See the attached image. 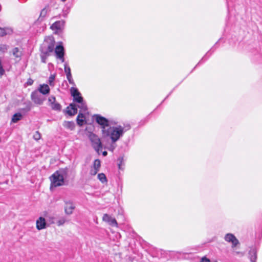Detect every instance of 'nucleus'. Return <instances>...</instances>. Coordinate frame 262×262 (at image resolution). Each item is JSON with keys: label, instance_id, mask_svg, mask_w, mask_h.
Returning a JSON list of instances; mask_svg holds the SVG:
<instances>
[{"label": "nucleus", "instance_id": "obj_1", "mask_svg": "<svg viewBox=\"0 0 262 262\" xmlns=\"http://www.w3.org/2000/svg\"><path fill=\"white\" fill-rule=\"evenodd\" d=\"M130 126L128 125L126 127L121 125L109 126L107 129L103 130V135L108 137L111 141H117L123 136L124 133L129 129Z\"/></svg>", "mask_w": 262, "mask_h": 262}, {"label": "nucleus", "instance_id": "obj_2", "mask_svg": "<svg viewBox=\"0 0 262 262\" xmlns=\"http://www.w3.org/2000/svg\"><path fill=\"white\" fill-rule=\"evenodd\" d=\"M68 171L66 169H60L54 172L50 177V188L56 187L64 184V180L67 178Z\"/></svg>", "mask_w": 262, "mask_h": 262}, {"label": "nucleus", "instance_id": "obj_3", "mask_svg": "<svg viewBox=\"0 0 262 262\" xmlns=\"http://www.w3.org/2000/svg\"><path fill=\"white\" fill-rule=\"evenodd\" d=\"M89 139L91 142L92 147L98 154H100V150L103 147L99 137L91 133L89 135Z\"/></svg>", "mask_w": 262, "mask_h": 262}, {"label": "nucleus", "instance_id": "obj_4", "mask_svg": "<svg viewBox=\"0 0 262 262\" xmlns=\"http://www.w3.org/2000/svg\"><path fill=\"white\" fill-rule=\"evenodd\" d=\"M94 118L97 123L101 126L102 132L103 130L107 129L111 124L108 120L99 115H95Z\"/></svg>", "mask_w": 262, "mask_h": 262}, {"label": "nucleus", "instance_id": "obj_5", "mask_svg": "<svg viewBox=\"0 0 262 262\" xmlns=\"http://www.w3.org/2000/svg\"><path fill=\"white\" fill-rule=\"evenodd\" d=\"M31 98L34 103L38 105L42 104L43 102L46 100L45 97L42 96L41 94L37 91L32 92Z\"/></svg>", "mask_w": 262, "mask_h": 262}, {"label": "nucleus", "instance_id": "obj_6", "mask_svg": "<svg viewBox=\"0 0 262 262\" xmlns=\"http://www.w3.org/2000/svg\"><path fill=\"white\" fill-rule=\"evenodd\" d=\"M224 239L228 243H231L232 248L236 247L239 243L237 238L232 233L226 234Z\"/></svg>", "mask_w": 262, "mask_h": 262}, {"label": "nucleus", "instance_id": "obj_7", "mask_svg": "<svg viewBox=\"0 0 262 262\" xmlns=\"http://www.w3.org/2000/svg\"><path fill=\"white\" fill-rule=\"evenodd\" d=\"M71 93L74 98V101L77 103L81 102V101L83 100V98L80 96V93L76 88L74 87L71 88Z\"/></svg>", "mask_w": 262, "mask_h": 262}, {"label": "nucleus", "instance_id": "obj_8", "mask_svg": "<svg viewBox=\"0 0 262 262\" xmlns=\"http://www.w3.org/2000/svg\"><path fill=\"white\" fill-rule=\"evenodd\" d=\"M64 202L65 203L64 212L66 214L68 215L71 214L75 208L74 205L70 201L66 200Z\"/></svg>", "mask_w": 262, "mask_h": 262}, {"label": "nucleus", "instance_id": "obj_9", "mask_svg": "<svg viewBox=\"0 0 262 262\" xmlns=\"http://www.w3.org/2000/svg\"><path fill=\"white\" fill-rule=\"evenodd\" d=\"M55 52L57 57L60 60H61L62 62H64V48L63 46L59 45L57 46L55 50Z\"/></svg>", "mask_w": 262, "mask_h": 262}, {"label": "nucleus", "instance_id": "obj_10", "mask_svg": "<svg viewBox=\"0 0 262 262\" xmlns=\"http://www.w3.org/2000/svg\"><path fill=\"white\" fill-rule=\"evenodd\" d=\"M102 220L103 221L108 223L112 226H117V223L115 218L112 217L107 214H104L103 216Z\"/></svg>", "mask_w": 262, "mask_h": 262}, {"label": "nucleus", "instance_id": "obj_11", "mask_svg": "<svg viewBox=\"0 0 262 262\" xmlns=\"http://www.w3.org/2000/svg\"><path fill=\"white\" fill-rule=\"evenodd\" d=\"M36 228L38 230H40L46 228V220L43 217H39L36 221Z\"/></svg>", "mask_w": 262, "mask_h": 262}, {"label": "nucleus", "instance_id": "obj_12", "mask_svg": "<svg viewBox=\"0 0 262 262\" xmlns=\"http://www.w3.org/2000/svg\"><path fill=\"white\" fill-rule=\"evenodd\" d=\"M40 94L47 95L50 93V89L48 84H40L37 91Z\"/></svg>", "mask_w": 262, "mask_h": 262}, {"label": "nucleus", "instance_id": "obj_13", "mask_svg": "<svg viewBox=\"0 0 262 262\" xmlns=\"http://www.w3.org/2000/svg\"><path fill=\"white\" fill-rule=\"evenodd\" d=\"M64 21L62 20L57 21L52 25V26H51V28L53 30H61L63 28L64 25Z\"/></svg>", "mask_w": 262, "mask_h": 262}, {"label": "nucleus", "instance_id": "obj_14", "mask_svg": "<svg viewBox=\"0 0 262 262\" xmlns=\"http://www.w3.org/2000/svg\"><path fill=\"white\" fill-rule=\"evenodd\" d=\"M67 112L70 116H73L77 114V108L76 105L75 104H71L68 107H67Z\"/></svg>", "mask_w": 262, "mask_h": 262}, {"label": "nucleus", "instance_id": "obj_15", "mask_svg": "<svg viewBox=\"0 0 262 262\" xmlns=\"http://www.w3.org/2000/svg\"><path fill=\"white\" fill-rule=\"evenodd\" d=\"M249 258L251 262H256L257 251L255 248H253L250 250L249 252Z\"/></svg>", "mask_w": 262, "mask_h": 262}, {"label": "nucleus", "instance_id": "obj_16", "mask_svg": "<svg viewBox=\"0 0 262 262\" xmlns=\"http://www.w3.org/2000/svg\"><path fill=\"white\" fill-rule=\"evenodd\" d=\"M116 142L117 141H113L111 140L110 142H108L104 145V148L113 152L117 147V144L116 143Z\"/></svg>", "mask_w": 262, "mask_h": 262}, {"label": "nucleus", "instance_id": "obj_17", "mask_svg": "<svg viewBox=\"0 0 262 262\" xmlns=\"http://www.w3.org/2000/svg\"><path fill=\"white\" fill-rule=\"evenodd\" d=\"M11 53L16 58H18V60H19L22 56V51L20 49L16 47L13 48L11 51Z\"/></svg>", "mask_w": 262, "mask_h": 262}, {"label": "nucleus", "instance_id": "obj_18", "mask_svg": "<svg viewBox=\"0 0 262 262\" xmlns=\"http://www.w3.org/2000/svg\"><path fill=\"white\" fill-rule=\"evenodd\" d=\"M63 126L71 130H73L75 126V123L73 121H64L63 123Z\"/></svg>", "mask_w": 262, "mask_h": 262}, {"label": "nucleus", "instance_id": "obj_19", "mask_svg": "<svg viewBox=\"0 0 262 262\" xmlns=\"http://www.w3.org/2000/svg\"><path fill=\"white\" fill-rule=\"evenodd\" d=\"M49 11L50 9L48 6H46L43 9L41 10L39 16V18L41 20H42L47 16Z\"/></svg>", "mask_w": 262, "mask_h": 262}, {"label": "nucleus", "instance_id": "obj_20", "mask_svg": "<svg viewBox=\"0 0 262 262\" xmlns=\"http://www.w3.org/2000/svg\"><path fill=\"white\" fill-rule=\"evenodd\" d=\"M49 53L46 52L43 48H42L41 50L40 57L41 61L43 63L46 62L47 58L49 56Z\"/></svg>", "mask_w": 262, "mask_h": 262}, {"label": "nucleus", "instance_id": "obj_21", "mask_svg": "<svg viewBox=\"0 0 262 262\" xmlns=\"http://www.w3.org/2000/svg\"><path fill=\"white\" fill-rule=\"evenodd\" d=\"M84 116L81 113H79L77 117V123L79 126H82L84 122Z\"/></svg>", "mask_w": 262, "mask_h": 262}, {"label": "nucleus", "instance_id": "obj_22", "mask_svg": "<svg viewBox=\"0 0 262 262\" xmlns=\"http://www.w3.org/2000/svg\"><path fill=\"white\" fill-rule=\"evenodd\" d=\"M78 104L77 106V108L78 107L81 110V111L85 112L87 110V106L85 103L84 102L83 100L81 101V102H78Z\"/></svg>", "mask_w": 262, "mask_h": 262}, {"label": "nucleus", "instance_id": "obj_23", "mask_svg": "<svg viewBox=\"0 0 262 262\" xmlns=\"http://www.w3.org/2000/svg\"><path fill=\"white\" fill-rule=\"evenodd\" d=\"M22 118V115L20 113L15 114L12 118V122L14 123H16L19 120H20Z\"/></svg>", "mask_w": 262, "mask_h": 262}, {"label": "nucleus", "instance_id": "obj_24", "mask_svg": "<svg viewBox=\"0 0 262 262\" xmlns=\"http://www.w3.org/2000/svg\"><path fill=\"white\" fill-rule=\"evenodd\" d=\"M8 49V46L6 45H0V56L3 55Z\"/></svg>", "mask_w": 262, "mask_h": 262}, {"label": "nucleus", "instance_id": "obj_25", "mask_svg": "<svg viewBox=\"0 0 262 262\" xmlns=\"http://www.w3.org/2000/svg\"><path fill=\"white\" fill-rule=\"evenodd\" d=\"M3 57L2 56H0V77H2L5 72L3 66Z\"/></svg>", "mask_w": 262, "mask_h": 262}, {"label": "nucleus", "instance_id": "obj_26", "mask_svg": "<svg viewBox=\"0 0 262 262\" xmlns=\"http://www.w3.org/2000/svg\"><path fill=\"white\" fill-rule=\"evenodd\" d=\"M101 166V162L99 159H96L93 163V168H96L97 170H99L100 167Z\"/></svg>", "mask_w": 262, "mask_h": 262}, {"label": "nucleus", "instance_id": "obj_27", "mask_svg": "<svg viewBox=\"0 0 262 262\" xmlns=\"http://www.w3.org/2000/svg\"><path fill=\"white\" fill-rule=\"evenodd\" d=\"M52 108L55 111H60L61 108L60 104L57 102L53 103L50 105Z\"/></svg>", "mask_w": 262, "mask_h": 262}, {"label": "nucleus", "instance_id": "obj_28", "mask_svg": "<svg viewBox=\"0 0 262 262\" xmlns=\"http://www.w3.org/2000/svg\"><path fill=\"white\" fill-rule=\"evenodd\" d=\"M98 179L102 183H104L107 181L106 177L105 175L103 173L98 174Z\"/></svg>", "mask_w": 262, "mask_h": 262}, {"label": "nucleus", "instance_id": "obj_29", "mask_svg": "<svg viewBox=\"0 0 262 262\" xmlns=\"http://www.w3.org/2000/svg\"><path fill=\"white\" fill-rule=\"evenodd\" d=\"M64 72L66 74V76L72 75L71 72V69L67 63L64 64Z\"/></svg>", "mask_w": 262, "mask_h": 262}, {"label": "nucleus", "instance_id": "obj_30", "mask_svg": "<svg viewBox=\"0 0 262 262\" xmlns=\"http://www.w3.org/2000/svg\"><path fill=\"white\" fill-rule=\"evenodd\" d=\"M55 78V75H51L49 78L48 82L50 85H54V81Z\"/></svg>", "mask_w": 262, "mask_h": 262}, {"label": "nucleus", "instance_id": "obj_31", "mask_svg": "<svg viewBox=\"0 0 262 262\" xmlns=\"http://www.w3.org/2000/svg\"><path fill=\"white\" fill-rule=\"evenodd\" d=\"M9 30L8 29H5L0 27V36H3L7 34V31Z\"/></svg>", "mask_w": 262, "mask_h": 262}, {"label": "nucleus", "instance_id": "obj_32", "mask_svg": "<svg viewBox=\"0 0 262 262\" xmlns=\"http://www.w3.org/2000/svg\"><path fill=\"white\" fill-rule=\"evenodd\" d=\"M41 138V135L38 132L36 131L34 134L33 135V139L35 140H38Z\"/></svg>", "mask_w": 262, "mask_h": 262}, {"label": "nucleus", "instance_id": "obj_33", "mask_svg": "<svg viewBox=\"0 0 262 262\" xmlns=\"http://www.w3.org/2000/svg\"><path fill=\"white\" fill-rule=\"evenodd\" d=\"M66 220L64 217H62L60 218L57 222L58 226H61L64 224Z\"/></svg>", "mask_w": 262, "mask_h": 262}, {"label": "nucleus", "instance_id": "obj_34", "mask_svg": "<svg viewBox=\"0 0 262 262\" xmlns=\"http://www.w3.org/2000/svg\"><path fill=\"white\" fill-rule=\"evenodd\" d=\"M48 101L50 103V105H52L53 103L56 102V99L54 96H50L48 99Z\"/></svg>", "mask_w": 262, "mask_h": 262}, {"label": "nucleus", "instance_id": "obj_35", "mask_svg": "<svg viewBox=\"0 0 262 262\" xmlns=\"http://www.w3.org/2000/svg\"><path fill=\"white\" fill-rule=\"evenodd\" d=\"M98 170H97L96 168H94L92 167L90 171V174L92 176H95L97 173L98 172Z\"/></svg>", "mask_w": 262, "mask_h": 262}, {"label": "nucleus", "instance_id": "obj_36", "mask_svg": "<svg viewBox=\"0 0 262 262\" xmlns=\"http://www.w3.org/2000/svg\"><path fill=\"white\" fill-rule=\"evenodd\" d=\"M44 50L50 54V53L53 51V46L52 45H49L48 46L47 49H44Z\"/></svg>", "mask_w": 262, "mask_h": 262}, {"label": "nucleus", "instance_id": "obj_37", "mask_svg": "<svg viewBox=\"0 0 262 262\" xmlns=\"http://www.w3.org/2000/svg\"><path fill=\"white\" fill-rule=\"evenodd\" d=\"M67 79L69 82L71 84H74V80L72 78V75L67 76Z\"/></svg>", "mask_w": 262, "mask_h": 262}, {"label": "nucleus", "instance_id": "obj_38", "mask_svg": "<svg viewBox=\"0 0 262 262\" xmlns=\"http://www.w3.org/2000/svg\"><path fill=\"white\" fill-rule=\"evenodd\" d=\"M31 104L30 102H29L28 104H27V107L25 108V110L27 111H29L31 110Z\"/></svg>", "mask_w": 262, "mask_h": 262}, {"label": "nucleus", "instance_id": "obj_39", "mask_svg": "<svg viewBox=\"0 0 262 262\" xmlns=\"http://www.w3.org/2000/svg\"><path fill=\"white\" fill-rule=\"evenodd\" d=\"M33 80L31 79V78H29L28 79V81L27 82V83L28 85H31L33 84Z\"/></svg>", "mask_w": 262, "mask_h": 262}, {"label": "nucleus", "instance_id": "obj_40", "mask_svg": "<svg viewBox=\"0 0 262 262\" xmlns=\"http://www.w3.org/2000/svg\"><path fill=\"white\" fill-rule=\"evenodd\" d=\"M200 262H210V260L206 257H203L202 258Z\"/></svg>", "mask_w": 262, "mask_h": 262}, {"label": "nucleus", "instance_id": "obj_41", "mask_svg": "<svg viewBox=\"0 0 262 262\" xmlns=\"http://www.w3.org/2000/svg\"><path fill=\"white\" fill-rule=\"evenodd\" d=\"M107 151H104L102 152V155H103V156H104V157H105V156H107Z\"/></svg>", "mask_w": 262, "mask_h": 262}, {"label": "nucleus", "instance_id": "obj_42", "mask_svg": "<svg viewBox=\"0 0 262 262\" xmlns=\"http://www.w3.org/2000/svg\"><path fill=\"white\" fill-rule=\"evenodd\" d=\"M236 254H241L242 255H243V253H242V252H235Z\"/></svg>", "mask_w": 262, "mask_h": 262}, {"label": "nucleus", "instance_id": "obj_43", "mask_svg": "<svg viewBox=\"0 0 262 262\" xmlns=\"http://www.w3.org/2000/svg\"><path fill=\"white\" fill-rule=\"evenodd\" d=\"M62 2H65L66 0H61Z\"/></svg>", "mask_w": 262, "mask_h": 262}, {"label": "nucleus", "instance_id": "obj_44", "mask_svg": "<svg viewBox=\"0 0 262 262\" xmlns=\"http://www.w3.org/2000/svg\"><path fill=\"white\" fill-rule=\"evenodd\" d=\"M0 24H1V25H2V23H1V21H0Z\"/></svg>", "mask_w": 262, "mask_h": 262}]
</instances>
